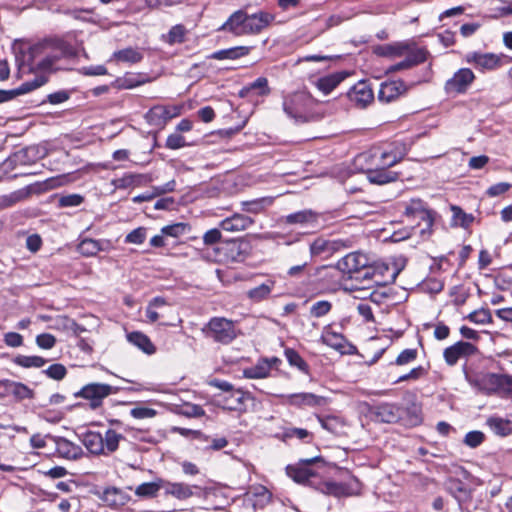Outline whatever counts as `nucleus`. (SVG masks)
<instances>
[{
	"label": "nucleus",
	"instance_id": "64",
	"mask_svg": "<svg viewBox=\"0 0 512 512\" xmlns=\"http://www.w3.org/2000/svg\"><path fill=\"white\" fill-rule=\"evenodd\" d=\"M56 343V338L49 333H42L37 335L36 344L42 349H51Z\"/></svg>",
	"mask_w": 512,
	"mask_h": 512
},
{
	"label": "nucleus",
	"instance_id": "2",
	"mask_svg": "<svg viewBox=\"0 0 512 512\" xmlns=\"http://www.w3.org/2000/svg\"><path fill=\"white\" fill-rule=\"evenodd\" d=\"M406 154L402 144H390L385 147H374V163L370 183L383 185L398 179V173L389 168L400 162Z\"/></svg>",
	"mask_w": 512,
	"mask_h": 512
},
{
	"label": "nucleus",
	"instance_id": "50",
	"mask_svg": "<svg viewBox=\"0 0 512 512\" xmlns=\"http://www.w3.org/2000/svg\"><path fill=\"white\" fill-rule=\"evenodd\" d=\"M35 74H36V76L33 80L26 81L18 87L21 95L29 93L47 83V81H48L47 73L36 72Z\"/></svg>",
	"mask_w": 512,
	"mask_h": 512
},
{
	"label": "nucleus",
	"instance_id": "45",
	"mask_svg": "<svg viewBox=\"0 0 512 512\" xmlns=\"http://www.w3.org/2000/svg\"><path fill=\"white\" fill-rule=\"evenodd\" d=\"M249 53V48L246 46L232 47L229 49H223L212 53L209 58L216 60L224 59H238Z\"/></svg>",
	"mask_w": 512,
	"mask_h": 512
},
{
	"label": "nucleus",
	"instance_id": "19",
	"mask_svg": "<svg viewBox=\"0 0 512 512\" xmlns=\"http://www.w3.org/2000/svg\"><path fill=\"white\" fill-rule=\"evenodd\" d=\"M51 439L54 441L56 452L60 457L67 460H76L82 457L83 449L81 446L64 437L53 436Z\"/></svg>",
	"mask_w": 512,
	"mask_h": 512
},
{
	"label": "nucleus",
	"instance_id": "49",
	"mask_svg": "<svg viewBox=\"0 0 512 512\" xmlns=\"http://www.w3.org/2000/svg\"><path fill=\"white\" fill-rule=\"evenodd\" d=\"M255 91V93L259 96L267 95L270 93V89L268 87V80L265 77H259L254 82L244 87L240 91L241 96H245L250 92Z\"/></svg>",
	"mask_w": 512,
	"mask_h": 512
},
{
	"label": "nucleus",
	"instance_id": "62",
	"mask_svg": "<svg viewBox=\"0 0 512 512\" xmlns=\"http://www.w3.org/2000/svg\"><path fill=\"white\" fill-rule=\"evenodd\" d=\"M146 239V229L139 227L131 231L125 238V242L133 244H142Z\"/></svg>",
	"mask_w": 512,
	"mask_h": 512
},
{
	"label": "nucleus",
	"instance_id": "56",
	"mask_svg": "<svg viewBox=\"0 0 512 512\" xmlns=\"http://www.w3.org/2000/svg\"><path fill=\"white\" fill-rule=\"evenodd\" d=\"M43 373H45L49 378L59 381L66 376L67 369L64 365L56 363L50 365L47 369L43 371Z\"/></svg>",
	"mask_w": 512,
	"mask_h": 512
},
{
	"label": "nucleus",
	"instance_id": "54",
	"mask_svg": "<svg viewBox=\"0 0 512 512\" xmlns=\"http://www.w3.org/2000/svg\"><path fill=\"white\" fill-rule=\"evenodd\" d=\"M331 308L332 304L329 301H317L310 307V314L315 318H320L327 315L330 312Z\"/></svg>",
	"mask_w": 512,
	"mask_h": 512
},
{
	"label": "nucleus",
	"instance_id": "51",
	"mask_svg": "<svg viewBox=\"0 0 512 512\" xmlns=\"http://www.w3.org/2000/svg\"><path fill=\"white\" fill-rule=\"evenodd\" d=\"M35 74H36V76L33 80L26 81L18 87L21 95L29 93L47 83V81H48L47 73L36 72Z\"/></svg>",
	"mask_w": 512,
	"mask_h": 512
},
{
	"label": "nucleus",
	"instance_id": "14",
	"mask_svg": "<svg viewBox=\"0 0 512 512\" xmlns=\"http://www.w3.org/2000/svg\"><path fill=\"white\" fill-rule=\"evenodd\" d=\"M408 86L402 80L383 82L378 92V100L382 103H389L405 94Z\"/></svg>",
	"mask_w": 512,
	"mask_h": 512
},
{
	"label": "nucleus",
	"instance_id": "41",
	"mask_svg": "<svg viewBox=\"0 0 512 512\" xmlns=\"http://www.w3.org/2000/svg\"><path fill=\"white\" fill-rule=\"evenodd\" d=\"M103 501L112 507L122 506L127 501L126 494L118 488L110 487L104 490Z\"/></svg>",
	"mask_w": 512,
	"mask_h": 512
},
{
	"label": "nucleus",
	"instance_id": "57",
	"mask_svg": "<svg viewBox=\"0 0 512 512\" xmlns=\"http://www.w3.org/2000/svg\"><path fill=\"white\" fill-rule=\"evenodd\" d=\"M117 85L121 89H132L144 83V80H139L133 74H127L122 78H118L116 81Z\"/></svg>",
	"mask_w": 512,
	"mask_h": 512
},
{
	"label": "nucleus",
	"instance_id": "31",
	"mask_svg": "<svg viewBox=\"0 0 512 512\" xmlns=\"http://www.w3.org/2000/svg\"><path fill=\"white\" fill-rule=\"evenodd\" d=\"M288 402L296 406L316 407L324 404L325 399L313 393H297L289 395Z\"/></svg>",
	"mask_w": 512,
	"mask_h": 512
},
{
	"label": "nucleus",
	"instance_id": "4",
	"mask_svg": "<svg viewBox=\"0 0 512 512\" xmlns=\"http://www.w3.org/2000/svg\"><path fill=\"white\" fill-rule=\"evenodd\" d=\"M203 331L207 337L221 344H229L238 336L235 322L224 317L210 319Z\"/></svg>",
	"mask_w": 512,
	"mask_h": 512
},
{
	"label": "nucleus",
	"instance_id": "46",
	"mask_svg": "<svg viewBox=\"0 0 512 512\" xmlns=\"http://www.w3.org/2000/svg\"><path fill=\"white\" fill-rule=\"evenodd\" d=\"M274 285H275V281L267 280L265 283L255 287L253 289H250L247 292V296L249 299H251L254 302H260V301L266 299L270 295L272 289L274 288Z\"/></svg>",
	"mask_w": 512,
	"mask_h": 512
},
{
	"label": "nucleus",
	"instance_id": "9",
	"mask_svg": "<svg viewBox=\"0 0 512 512\" xmlns=\"http://www.w3.org/2000/svg\"><path fill=\"white\" fill-rule=\"evenodd\" d=\"M370 258L361 252L349 253L337 262V268L351 277L354 274L357 276V274H361L363 268L367 267Z\"/></svg>",
	"mask_w": 512,
	"mask_h": 512
},
{
	"label": "nucleus",
	"instance_id": "59",
	"mask_svg": "<svg viewBox=\"0 0 512 512\" xmlns=\"http://www.w3.org/2000/svg\"><path fill=\"white\" fill-rule=\"evenodd\" d=\"M185 28L182 25L173 26L169 33L167 41L169 44L181 43L184 41Z\"/></svg>",
	"mask_w": 512,
	"mask_h": 512
},
{
	"label": "nucleus",
	"instance_id": "36",
	"mask_svg": "<svg viewBox=\"0 0 512 512\" xmlns=\"http://www.w3.org/2000/svg\"><path fill=\"white\" fill-rule=\"evenodd\" d=\"M271 368V362L267 359H262L256 365L244 369L243 375L248 379H262L270 374Z\"/></svg>",
	"mask_w": 512,
	"mask_h": 512
},
{
	"label": "nucleus",
	"instance_id": "35",
	"mask_svg": "<svg viewBox=\"0 0 512 512\" xmlns=\"http://www.w3.org/2000/svg\"><path fill=\"white\" fill-rule=\"evenodd\" d=\"M317 490L325 495H330L334 497H342L347 496L348 487L345 484L333 482V481H323L319 483H315L314 486Z\"/></svg>",
	"mask_w": 512,
	"mask_h": 512
},
{
	"label": "nucleus",
	"instance_id": "13",
	"mask_svg": "<svg viewBox=\"0 0 512 512\" xmlns=\"http://www.w3.org/2000/svg\"><path fill=\"white\" fill-rule=\"evenodd\" d=\"M428 51L424 48H413L410 52L404 55L405 59L391 65L387 69V73H394L402 70L410 69L427 60Z\"/></svg>",
	"mask_w": 512,
	"mask_h": 512
},
{
	"label": "nucleus",
	"instance_id": "63",
	"mask_svg": "<svg viewBox=\"0 0 512 512\" xmlns=\"http://www.w3.org/2000/svg\"><path fill=\"white\" fill-rule=\"evenodd\" d=\"M417 358L416 349H405L403 350L395 360V363L399 366L406 365L413 362Z\"/></svg>",
	"mask_w": 512,
	"mask_h": 512
},
{
	"label": "nucleus",
	"instance_id": "15",
	"mask_svg": "<svg viewBox=\"0 0 512 512\" xmlns=\"http://www.w3.org/2000/svg\"><path fill=\"white\" fill-rule=\"evenodd\" d=\"M445 489L459 504L467 503L472 499V488L460 479L449 477L445 481Z\"/></svg>",
	"mask_w": 512,
	"mask_h": 512
},
{
	"label": "nucleus",
	"instance_id": "26",
	"mask_svg": "<svg viewBox=\"0 0 512 512\" xmlns=\"http://www.w3.org/2000/svg\"><path fill=\"white\" fill-rule=\"evenodd\" d=\"M253 224V220L243 214H234L220 222V228L227 232H240Z\"/></svg>",
	"mask_w": 512,
	"mask_h": 512
},
{
	"label": "nucleus",
	"instance_id": "53",
	"mask_svg": "<svg viewBox=\"0 0 512 512\" xmlns=\"http://www.w3.org/2000/svg\"><path fill=\"white\" fill-rule=\"evenodd\" d=\"M285 357L291 366L297 367L302 372L308 371V365L304 359L293 349L285 350Z\"/></svg>",
	"mask_w": 512,
	"mask_h": 512
},
{
	"label": "nucleus",
	"instance_id": "24",
	"mask_svg": "<svg viewBox=\"0 0 512 512\" xmlns=\"http://www.w3.org/2000/svg\"><path fill=\"white\" fill-rule=\"evenodd\" d=\"M405 215L407 217L418 218L427 225L433 222L432 212L427 208L426 204L420 199H412L405 207Z\"/></svg>",
	"mask_w": 512,
	"mask_h": 512
},
{
	"label": "nucleus",
	"instance_id": "6",
	"mask_svg": "<svg viewBox=\"0 0 512 512\" xmlns=\"http://www.w3.org/2000/svg\"><path fill=\"white\" fill-rule=\"evenodd\" d=\"M117 391L118 388L109 384L93 382L83 386L75 395L89 400L90 408L97 409L102 405V402L106 397L117 393Z\"/></svg>",
	"mask_w": 512,
	"mask_h": 512
},
{
	"label": "nucleus",
	"instance_id": "22",
	"mask_svg": "<svg viewBox=\"0 0 512 512\" xmlns=\"http://www.w3.org/2000/svg\"><path fill=\"white\" fill-rule=\"evenodd\" d=\"M341 247H346L342 240H327L322 237L316 238L309 246L310 256L316 257L322 254H331Z\"/></svg>",
	"mask_w": 512,
	"mask_h": 512
},
{
	"label": "nucleus",
	"instance_id": "44",
	"mask_svg": "<svg viewBox=\"0 0 512 512\" xmlns=\"http://www.w3.org/2000/svg\"><path fill=\"white\" fill-rule=\"evenodd\" d=\"M374 147L368 151L362 152L355 157V166L365 172L367 174V179L370 181V176L374 168H372V163H374Z\"/></svg>",
	"mask_w": 512,
	"mask_h": 512
},
{
	"label": "nucleus",
	"instance_id": "48",
	"mask_svg": "<svg viewBox=\"0 0 512 512\" xmlns=\"http://www.w3.org/2000/svg\"><path fill=\"white\" fill-rule=\"evenodd\" d=\"M272 203V197H262L251 201H244L241 203V205L243 211L256 214L263 211L266 207L272 205Z\"/></svg>",
	"mask_w": 512,
	"mask_h": 512
},
{
	"label": "nucleus",
	"instance_id": "11",
	"mask_svg": "<svg viewBox=\"0 0 512 512\" xmlns=\"http://www.w3.org/2000/svg\"><path fill=\"white\" fill-rule=\"evenodd\" d=\"M220 405L223 409L243 413L246 411V402L252 400L251 394L241 389H236L228 395L220 396Z\"/></svg>",
	"mask_w": 512,
	"mask_h": 512
},
{
	"label": "nucleus",
	"instance_id": "21",
	"mask_svg": "<svg viewBox=\"0 0 512 512\" xmlns=\"http://www.w3.org/2000/svg\"><path fill=\"white\" fill-rule=\"evenodd\" d=\"M181 114V106L178 105H171V106H164V105H156L152 107L147 116L150 119V121L154 122L155 124L160 123H166L168 120L177 117Z\"/></svg>",
	"mask_w": 512,
	"mask_h": 512
},
{
	"label": "nucleus",
	"instance_id": "7",
	"mask_svg": "<svg viewBox=\"0 0 512 512\" xmlns=\"http://www.w3.org/2000/svg\"><path fill=\"white\" fill-rule=\"evenodd\" d=\"M320 461H322L320 457L303 459L299 462L298 465L287 466V475L297 483L314 487L316 483L315 479L317 477V472L311 469L309 466Z\"/></svg>",
	"mask_w": 512,
	"mask_h": 512
},
{
	"label": "nucleus",
	"instance_id": "58",
	"mask_svg": "<svg viewBox=\"0 0 512 512\" xmlns=\"http://www.w3.org/2000/svg\"><path fill=\"white\" fill-rule=\"evenodd\" d=\"M84 197L80 194H69L62 196L58 201L59 207H76L83 203Z\"/></svg>",
	"mask_w": 512,
	"mask_h": 512
},
{
	"label": "nucleus",
	"instance_id": "39",
	"mask_svg": "<svg viewBox=\"0 0 512 512\" xmlns=\"http://www.w3.org/2000/svg\"><path fill=\"white\" fill-rule=\"evenodd\" d=\"M161 489L164 490V480L157 479L156 481L145 482L137 486L135 494L139 497L152 498L155 497Z\"/></svg>",
	"mask_w": 512,
	"mask_h": 512
},
{
	"label": "nucleus",
	"instance_id": "38",
	"mask_svg": "<svg viewBox=\"0 0 512 512\" xmlns=\"http://www.w3.org/2000/svg\"><path fill=\"white\" fill-rule=\"evenodd\" d=\"M451 225L455 227L468 228L474 221V216L464 212L459 206L451 205Z\"/></svg>",
	"mask_w": 512,
	"mask_h": 512
},
{
	"label": "nucleus",
	"instance_id": "43",
	"mask_svg": "<svg viewBox=\"0 0 512 512\" xmlns=\"http://www.w3.org/2000/svg\"><path fill=\"white\" fill-rule=\"evenodd\" d=\"M113 58L120 62L135 64L139 63L143 59V53L141 50L128 47L115 51L113 53Z\"/></svg>",
	"mask_w": 512,
	"mask_h": 512
},
{
	"label": "nucleus",
	"instance_id": "30",
	"mask_svg": "<svg viewBox=\"0 0 512 512\" xmlns=\"http://www.w3.org/2000/svg\"><path fill=\"white\" fill-rule=\"evenodd\" d=\"M109 245V241L86 238L80 242L78 250L84 256H95L99 251H106Z\"/></svg>",
	"mask_w": 512,
	"mask_h": 512
},
{
	"label": "nucleus",
	"instance_id": "37",
	"mask_svg": "<svg viewBox=\"0 0 512 512\" xmlns=\"http://www.w3.org/2000/svg\"><path fill=\"white\" fill-rule=\"evenodd\" d=\"M128 341L142 350L144 353L151 355L156 349L148 336L141 332H132L127 335Z\"/></svg>",
	"mask_w": 512,
	"mask_h": 512
},
{
	"label": "nucleus",
	"instance_id": "20",
	"mask_svg": "<svg viewBox=\"0 0 512 512\" xmlns=\"http://www.w3.org/2000/svg\"><path fill=\"white\" fill-rule=\"evenodd\" d=\"M273 19V15L263 11L251 15L246 14L244 23L246 35L260 33L273 21Z\"/></svg>",
	"mask_w": 512,
	"mask_h": 512
},
{
	"label": "nucleus",
	"instance_id": "34",
	"mask_svg": "<svg viewBox=\"0 0 512 512\" xmlns=\"http://www.w3.org/2000/svg\"><path fill=\"white\" fill-rule=\"evenodd\" d=\"M31 195V187H24L13 191L6 195L0 196V210L11 207L23 200H26Z\"/></svg>",
	"mask_w": 512,
	"mask_h": 512
},
{
	"label": "nucleus",
	"instance_id": "17",
	"mask_svg": "<svg viewBox=\"0 0 512 512\" xmlns=\"http://www.w3.org/2000/svg\"><path fill=\"white\" fill-rule=\"evenodd\" d=\"M195 490H200V487L196 485H189L184 482H170L164 480L165 494L181 501L195 496L197 494Z\"/></svg>",
	"mask_w": 512,
	"mask_h": 512
},
{
	"label": "nucleus",
	"instance_id": "32",
	"mask_svg": "<svg viewBox=\"0 0 512 512\" xmlns=\"http://www.w3.org/2000/svg\"><path fill=\"white\" fill-rule=\"evenodd\" d=\"M346 73L337 72L317 79L316 87L324 94H329L333 91L345 78Z\"/></svg>",
	"mask_w": 512,
	"mask_h": 512
},
{
	"label": "nucleus",
	"instance_id": "10",
	"mask_svg": "<svg viewBox=\"0 0 512 512\" xmlns=\"http://www.w3.org/2000/svg\"><path fill=\"white\" fill-rule=\"evenodd\" d=\"M475 75L469 68H461L445 83V91L447 94L464 93L471 83L474 81Z\"/></svg>",
	"mask_w": 512,
	"mask_h": 512
},
{
	"label": "nucleus",
	"instance_id": "16",
	"mask_svg": "<svg viewBox=\"0 0 512 512\" xmlns=\"http://www.w3.org/2000/svg\"><path fill=\"white\" fill-rule=\"evenodd\" d=\"M388 271L389 268L386 264L379 263L373 258H370L367 267L361 270V274H357V276L354 277L356 279L372 280L375 284L381 285L387 282V280L384 279V273Z\"/></svg>",
	"mask_w": 512,
	"mask_h": 512
},
{
	"label": "nucleus",
	"instance_id": "18",
	"mask_svg": "<svg viewBox=\"0 0 512 512\" xmlns=\"http://www.w3.org/2000/svg\"><path fill=\"white\" fill-rule=\"evenodd\" d=\"M320 214L312 209H304L283 217V222L290 225H300L302 227H315L318 224Z\"/></svg>",
	"mask_w": 512,
	"mask_h": 512
},
{
	"label": "nucleus",
	"instance_id": "60",
	"mask_svg": "<svg viewBox=\"0 0 512 512\" xmlns=\"http://www.w3.org/2000/svg\"><path fill=\"white\" fill-rule=\"evenodd\" d=\"M484 437L481 431H470L466 434L464 443L471 448H476L484 441Z\"/></svg>",
	"mask_w": 512,
	"mask_h": 512
},
{
	"label": "nucleus",
	"instance_id": "33",
	"mask_svg": "<svg viewBox=\"0 0 512 512\" xmlns=\"http://www.w3.org/2000/svg\"><path fill=\"white\" fill-rule=\"evenodd\" d=\"M2 386L7 393L13 395L17 400L33 398V391L23 383L5 380Z\"/></svg>",
	"mask_w": 512,
	"mask_h": 512
},
{
	"label": "nucleus",
	"instance_id": "25",
	"mask_svg": "<svg viewBox=\"0 0 512 512\" xmlns=\"http://www.w3.org/2000/svg\"><path fill=\"white\" fill-rule=\"evenodd\" d=\"M413 48L414 47H411L408 43L395 42L391 44L377 46L374 52L379 56L394 59L398 57H403L408 52L413 50Z\"/></svg>",
	"mask_w": 512,
	"mask_h": 512
},
{
	"label": "nucleus",
	"instance_id": "27",
	"mask_svg": "<svg viewBox=\"0 0 512 512\" xmlns=\"http://www.w3.org/2000/svg\"><path fill=\"white\" fill-rule=\"evenodd\" d=\"M81 442L91 454L104 455V442L101 433L88 431L82 435Z\"/></svg>",
	"mask_w": 512,
	"mask_h": 512
},
{
	"label": "nucleus",
	"instance_id": "52",
	"mask_svg": "<svg viewBox=\"0 0 512 512\" xmlns=\"http://www.w3.org/2000/svg\"><path fill=\"white\" fill-rule=\"evenodd\" d=\"M47 360L40 356L18 355L14 359V363L24 368H40L46 364Z\"/></svg>",
	"mask_w": 512,
	"mask_h": 512
},
{
	"label": "nucleus",
	"instance_id": "8",
	"mask_svg": "<svg viewBox=\"0 0 512 512\" xmlns=\"http://www.w3.org/2000/svg\"><path fill=\"white\" fill-rule=\"evenodd\" d=\"M478 353V348L466 341H458L443 351V358L448 366H455L459 360L475 356Z\"/></svg>",
	"mask_w": 512,
	"mask_h": 512
},
{
	"label": "nucleus",
	"instance_id": "42",
	"mask_svg": "<svg viewBox=\"0 0 512 512\" xmlns=\"http://www.w3.org/2000/svg\"><path fill=\"white\" fill-rule=\"evenodd\" d=\"M322 342L340 353H345L346 339L339 333L325 331L321 336Z\"/></svg>",
	"mask_w": 512,
	"mask_h": 512
},
{
	"label": "nucleus",
	"instance_id": "1",
	"mask_svg": "<svg viewBox=\"0 0 512 512\" xmlns=\"http://www.w3.org/2000/svg\"><path fill=\"white\" fill-rule=\"evenodd\" d=\"M76 55L74 47L63 40H45L31 46L23 54L19 69L21 71L27 69L29 73L49 74L61 69L62 60L74 58Z\"/></svg>",
	"mask_w": 512,
	"mask_h": 512
},
{
	"label": "nucleus",
	"instance_id": "61",
	"mask_svg": "<svg viewBox=\"0 0 512 512\" xmlns=\"http://www.w3.org/2000/svg\"><path fill=\"white\" fill-rule=\"evenodd\" d=\"M185 231H186V224H184V223H175L172 225H167L161 229V232L163 235L171 236V237H178V236L184 234Z\"/></svg>",
	"mask_w": 512,
	"mask_h": 512
},
{
	"label": "nucleus",
	"instance_id": "23",
	"mask_svg": "<svg viewBox=\"0 0 512 512\" xmlns=\"http://www.w3.org/2000/svg\"><path fill=\"white\" fill-rule=\"evenodd\" d=\"M466 61L473 63L477 68L482 70H493L501 63V59L495 54L477 52L467 54Z\"/></svg>",
	"mask_w": 512,
	"mask_h": 512
},
{
	"label": "nucleus",
	"instance_id": "47",
	"mask_svg": "<svg viewBox=\"0 0 512 512\" xmlns=\"http://www.w3.org/2000/svg\"><path fill=\"white\" fill-rule=\"evenodd\" d=\"M124 439L123 435L117 433L113 429H108L103 435L104 455L115 452L119 447L120 440Z\"/></svg>",
	"mask_w": 512,
	"mask_h": 512
},
{
	"label": "nucleus",
	"instance_id": "40",
	"mask_svg": "<svg viewBox=\"0 0 512 512\" xmlns=\"http://www.w3.org/2000/svg\"><path fill=\"white\" fill-rule=\"evenodd\" d=\"M490 429L499 436H508L512 434V421L500 417H490L487 420Z\"/></svg>",
	"mask_w": 512,
	"mask_h": 512
},
{
	"label": "nucleus",
	"instance_id": "29",
	"mask_svg": "<svg viewBox=\"0 0 512 512\" xmlns=\"http://www.w3.org/2000/svg\"><path fill=\"white\" fill-rule=\"evenodd\" d=\"M375 417L384 423H394L400 418V408L391 403H382L375 407Z\"/></svg>",
	"mask_w": 512,
	"mask_h": 512
},
{
	"label": "nucleus",
	"instance_id": "55",
	"mask_svg": "<svg viewBox=\"0 0 512 512\" xmlns=\"http://www.w3.org/2000/svg\"><path fill=\"white\" fill-rule=\"evenodd\" d=\"M467 319L475 324H488L492 322V317L487 309H480L471 312Z\"/></svg>",
	"mask_w": 512,
	"mask_h": 512
},
{
	"label": "nucleus",
	"instance_id": "3",
	"mask_svg": "<svg viewBox=\"0 0 512 512\" xmlns=\"http://www.w3.org/2000/svg\"><path fill=\"white\" fill-rule=\"evenodd\" d=\"M468 383L486 395L508 396L512 394V376L508 374L483 373L470 377L466 373Z\"/></svg>",
	"mask_w": 512,
	"mask_h": 512
},
{
	"label": "nucleus",
	"instance_id": "28",
	"mask_svg": "<svg viewBox=\"0 0 512 512\" xmlns=\"http://www.w3.org/2000/svg\"><path fill=\"white\" fill-rule=\"evenodd\" d=\"M246 13L242 10L234 12L220 28L221 30L233 33L236 36L246 35L245 31Z\"/></svg>",
	"mask_w": 512,
	"mask_h": 512
},
{
	"label": "nucleus",
	"instance_id": "12",
	"mask_svg": "<svg viewBox=\"0 0 512 512\" xmlns=\"http://www.w3.org/2000/svg\"><path fill=\"white\" fill-rule=\"evenodd\" d=\"M349 100L356 106L364 108L374 99L371 86L366 81H359L347 93Z\"/></svg>",
	"mask_w": 512,
	"mask_h": 512
},
{
	"label": "nucleus",
	"instance_id": "5",
	"mask_svg": "<svg viewBox=\"0 0 512 512\" xmlns=\"http://www.w3.org/2000/svg\"><path fill=\"white\" fill-rule=\"evenodd\" d=\"M310 105V97L306 93L297 92L284 98L283 110L297 122H306Z\"/></svg>",
	"mask_w": 512,
	"mask_h": 512
}]
</instances>
